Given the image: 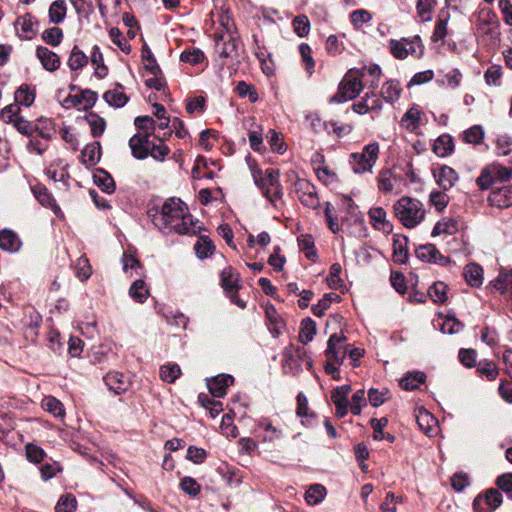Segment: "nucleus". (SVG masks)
Returning a JSON list of instances; mask_svg holds the SVG:
<instances>
[{"label": "nucleus", "mask_w": 512, "mask_h": 512, "mask_svg": "<svg viewBox=\"0 0 512 512\" xmlns=\"http://www.w3.org/2000/svg\"><path fill=\"white\" fill-rule=\"evenodd\" d=\"M512 285V272L500 273L493 281V286L501 293H505Z\"/></svg>", "instance_id": "61"}, {"label": "nucleus", "mask_w": 512, "mask_h": 512, "mask_svg": "<svg viewBox=\"0 0 512 512\" xmlns=\"http://www.w3.org/2000/svg\"><path fill=\"white\" fill-rule=\"evenodd\" d=\"M423 113L417 107L408 109L401 118V126L409 132H416L420 127Z\"/></svg>", "instance_id": "22"}, {"label": "nucleus", "mask_w": 512, "mask_h": 512, "mask_svg": "<svg viewBox=\"0 0 512 512\" xmlns=\"http://www.w3.org/2000/svg\"><path fill=\"white\" fill-rule=\"evenodd\" d=\"M254 183L258 188L272 187L275 198H283V187L280 183V172L275 169H266L252 171Z\"/></svg>", "instance_id": "6"}, {"label": "nucleus", "mask_w": 512, "mask_h": 512, "mask_svg": "<svg viewBox=\"0 0 512 512\" xmlns=\"http://www.w3.org/2000/svg\"><path fill=\"white\" fill-rule=\"evenodd\" d=\"M326 489L321 484H313L305 493V500L309 505H317L324 499Z\"/></svg>", "instance_id": "35"}, {"label": "nucleus", "mask_w": 512, "mask_h": 512, "mask_svg": "<svg viewBox=\"0 0 512 512\" xmlns=\"http://www.w3.org/2000/svg\"><path fill=\"white\" fill-rule=\"evenodd\" d=\"M149 215L164 233L196 234L201 229V223L193 220L187 205L178 198L166 200L159 211L151 210Z\"/></svg>", "instance_id": "1"}, {"label": "nucleus", "mask_w": 512, "mask_h": 512, "mask_svg": "<svg viewBox=\"0 0 512 512\" xmlns=\"http://www.w3.org/2000/svg\"><path fill=\"white\" fill-rule=\"evenodd\" d=\"M42 39L48 45L58 46L63 39V31L59 27H51L43 31Z\"/></svg>", "instance_id": "46"}, {"label": "nucleus", "mask_w": 512, "mask_h": 512, "mask_svg": "<svg viewBox=\"0 0 512 512\" xmlns=\"http://www.w3.org/2000/svg\"><path fill=\"white\" fill-rule=\"evenodd\" d=\"M478 373L488 380L496 379L498 375V368L493 362H480L477 368Z\"/></svg>", "instance_id": "62"}, {"label": "nucleus", "mask_w": 512, "mask_h": 512, "mask_svg": "<svg viewBox=\"0 0 512 512\" xmlns=\"http://www.w3.org/2000/svg\"><path fill=\"white\" fill-rule=\"evenodd\" d=\"M461 79L462 74L460 73V71L458 69H452L449 72L445 73L442 79L438 80V82L443 86L455 89L460 85Z\"/></svg>", "instance_id": "54"}, {"label": "nucleus", "mask_w": 512, "mask_h": 512, "mask_svg": "<svg viewBox=\"0 0 512 512\" xmlns=\"http://www.w3.org/2000/svg\"><path fill=\"white\" fill-rule=\"evenodd\" d=\"M94 183L104 192L113 193L115 191L114 179L106 171L99 169L94 174Z\"/></svg>", "instance_id": "32"}, {"label": "nucleus", "mask_w": 512, "mask_h": 512, "mask_svg": "<svg viewBox=\"0 0 512 512\" xmlns=\"http://www.w3.org/2000/svg\"><path fill=\"white\" fill-rule=\"evenodd\" d=\"M457 222L453 219H443L442 221H438L431 235L433 237L439 236L441 234H454L457 231Z\"/></svg>", "instance_id": "41"}, {"label": "nucleus", "mask_w": 512, "mask_h": 512, "mask_svg": "<svg viewBox=\"0 0 512 512\" xmlns=\"http://www.w3.org/2000/svg\"><path fill=\"white\" fill-rule=\"evenodd\" d=\"M239 46V38L229 31L216 38L215 48L220 57L236 58L238 56Z\"/></svg>", "instance_id": "7"}, {"label": "nucleus", "mask_w": 512, "mask_h": 512, "mask_svg": "<svg viewBox=\"0 0 512 512\" xmlns=\"http://www.w3.org/2000/svg\"><path fill=\"white\" fill-rule=\"evenodd\" d=\"M34 131H36L40 137L46 140H50L55 133L53 129V122L51 120H39V124L34 127Z\"/></svg>", "instance_id": "64"}, {"label": "nucleus", "mask_w": 512, "mask_h": 512, "mask_svg": "<svg viewBox=\"0 0 512 512\" xmlns=\"http://www.w3.org/2000/svg\"><path fill=\"white\" fill-rule=\"evenodd\" d=\"M108 389L116 395L125 393L129 387L127 378L119 372H110L104 377Z\"/></svg>", "instance_id": "21"}, {"label": "nucleus", "mask_w": 512, "mask_h": 512, "mask_svg": "<svg viewBox=\"0 0 512 512\" xmlns=\"http://www.w3.org/2000/svg\"><path fill=\"white\" fill-rule=\"evenodd\" d=\"M122 86L118 85L117 88L113 90L106 91L103 95V99L105 102L115 108H121L126 105L129 98L128 96L121 91Z\"/></svg>", "instance_id": "25"}, {"label": "nucleus", "mask_w": 512, "mask_h": 512, "mask_svg": "<svg viewBox=\"0 0 512 512\" xmlns=\"http://www.w3.org/2000/svg\"><path fill=\"white\" fill-rule=\"evenodd\" d=\"M88 61V56L75 45L70 52L67 65L72 71H77L84 68Z\"/></svg>", "instance_id": "26"}, {"label": "nucleus", "mask_w": 512, "mask_h": 512, "mask_svg": "<svg viewBox=\"0 0 512 512\" xmlns=\"http://www.w3.org/2000/svg\"><path fill=\"white\" fill-rule=\"evenodd\" d=\"M402 89L398 81L389 80L385 82L381 89L382 97L389 103L396 102L401 95Z\"/></svg>", "instance_id": "29"}, {"label": "nucleus", "mask_w": 512, "mask_h": 512, "mask_svg": "<svg viewBox=\"0 0 512 512\" xmlns=\"http://www.w3.org/2000/svg\"><path fill=\"white\" fill-rule=\"evenodd\" d=\"M390 50L392 55L397 59H405L409 55L417 58L421 57L424 51L421 38L414 36L413 38H401L400 40H390Z\"/></svg>", "instance_id": "5"}, {"label": "nucleus", "mask_w": 512, "mask_h": 512, "mask_svg": "<svg viewBox=\"0 0 512 512\" xmlns=\"http://www.w3.org/2000/svg\"><path fill=\"white\" fill-rule=\"evenodd\" d=\"M142 60L144 61L145 69L152 74L153 76H158L161 73V69L156 62V59L149 49V47L144 46L142 48Z\"/></svg>", "instance_id": "36"}, {"label": "nucleus", "mask_w": 512, "mask_h": 512, "mask_svg": "<svg viewBox=\"0 0 512 512\" xmlns=\"http://www.w3.org/2000/svg\"><path fill=\"white\" fill-rule=\"evenodd\" d=\"M109 36L112 42L118 46L122 52L125 54H129L131 51L130 44L123 38L122 32L116 28L113 27L109 30Z\"/></svg>", "instance_id": "57"}, {"label": "nucleus", "mask_w": 512, "mask_h": 512, "mask_svg": "<svg viewBox=\"0 0 512 512\" xmlns=\"http://www.w3.org/2000/svg\"><path fill=\"white\" fill-rule=\"evenodd\" d=\"M485 82L488 85L499 86L502 78V68L499 65L490 66L484 74Z\"/></svg>", "instance_id": "58"}, {"label": "nucleus", "mask_w": 512, "mask_h": 512, "mask_svg": "<svg viewBox=\"0 0 512 512\" xmlns=\"http://www.w3.org/2000/svg\"><path fill=\"white\" fill-rule=\"evenodd\" d=\"M198 401L204 408L210 411L212 417L217 416L222 411V403L210 398L207 394L200 393Z\"/></svg>", "instance_id": "50"}, {"label": "nucleus", "mask_w": 512, "mask_h": 512, "mask_svg": "<svg viewBox=\"0 0 512 512\" xmlns=\"http://www.w3.org/2000/svg\"><path fill=\"white\" fill-rule=\"evenodd\" d=\"M205 56L200 49H188L181 53L180 60L191 65H197L203 62Z\"/></svg>", "instance_id": "55"}, {"label": "nucleus", "mask_w": 512, "mask_h": 512, "mask_svg": "<svg viewBox=\"0 0 512 512\" xmlns=\"http://www.w3.org/2000/svg\"><path fill=\"white\" fill-rule=\"evenodd\" d=\"M433 176L436 183L445 191L451 189L459 178L457 172L446 165L433 170Z\"/></svg>", "instance_id": "16"}, {"label": "nucleus", "mask_w": 512, "mask_h": 512, "mask_svg": "<svg viewBox=\"0 0 512 512\" xmlns=\"http://www.w3.org/2000/svg\"><path fill=\"white\" fill-rule=\"evenodd\" d=\"M295 190L301 203L309 208H317L319 199L315 186L306 179H298L295 182Z\"/></svg>", "instance_id": "9"}, {"label": "nucleus", "mask_w": 512, "mask_h": 512, "mask_svg": "<svg viewBox=\"0 0 512 512\" xmlns=\"http://www.w3.org/2000/svg\"><path fill=\"white\" fill-rule=\"evenodd\" d=\"M149 151V156H151L154 160L163 162L170 153V148L164 143L162 139H159L158 143L151 141Z\"/></svg>", "instance_id": "40"}, {"label": "nucleus", "mask_w": 512, "mask_h": 512, "mask_svg": "<svg viewBox=\"0 0 512 512\" xmlns=\"http://www.w3.org/2000/svg\"><path fill=\"white\" fill-rule=\"evenodd\" d=\"M36 57L40 61L42 67L49 72L58 70L61 65L60 57L55 52L44 46H38L36 48Z\"/></svg>", "instance_id": "18"}, {"label": "nucleus", "mask_w": 512, "mask_h": 512, "mask_svg": "<svg viewBox=\"0 0 512 512\" xmlns=\"http://www.w3.org/2000/svg\"><path fill=\"white\" fill-rule=\"evenodd\" d=\"M316 334V323L311 318H305L301 322L299 340L303 344H307L313 340Z\"/></svg>", "instance_id": "34"}, {"label": "nucleus", "mask_w": 512, "mask_h": 512, "mask_svg": "<svg viewBox=\"0 0 512 512\" xmlns=\"http://www.w3.org/2000/svg\"><path fill=\"white\" fill-rule=\"evenodd\" d=\"M463 141L469 144H479L484 138V131L480 125H474L463 132Z\"/></svg>", "instance_id": "51"}, {"label": "nucleus", "mask_w": 512, "mask_h": 512, "mask_svg": "<svg viewBox=\"0 0 512 512\" xmlns=\"http://www.w3.org/2000/svg\"><path fill=\"white\" fill-rule=\"evenodd\" d=\"M361 72H363V79L366 76H370L371 80L369 83V87L372 89H375L379 85L380 76H381V68L377 64H373L370 66H365L362 69H359Z\"/></svg>", "instance_id": "56"}, {"label": "nucleus", "mask_w": 512, "mask_h": 512, "mask_svg": "<svg viewBox=\"0 0 512 512\" xmlns=\"http://www.w3.org/2000/svg\"><path fill=\"white\" fill-rule=\"evenodd\" d=\"M425 380V375L422 372H414L408 374L406 377L401 379L400 385L405 390H414L419 387Z\"/></svg>", "instance_id": "49"}, {"label": "nucleus", "mask_w": 512, "mask_h": 512, "mask_svg": "<svg viewBox=\"0 0 512 512\" xmlns=\"http://www.w3.org/2000/svg\"><path fill=\"white\" fill-rule=\"evenodd\" d=\"M436 0H418L416 10L418 16L423 22H428L432 19V12L436 6Z\"/></svg>", "instance_id": "39"}, {"label": "nucleus", "mask_w": 512, "mask_h": 512, "mask_svg": "<svg viewBox=\"0 0 512 512\" xmlns=\"http://www.w3.org/2000/svg\"><path fill=\"white\" fill-rule=\"evenodd\" d=\"M35 100V94L27 85H21L15 92V101L17 104L29 107Z\"/></svg>", "instance_id": "44"}, {"label": "nucleus", "mask_w": 512, "mask_h": 512, "mask_svg": "<svg viewBox=\"0 0 512 512\" xmlns=\"http://www.w3.org/2000/svg\"><path fill=\"white\" fill-rule=\"evenodd\" d=\"M67 12L66 2L64 0H56L51 3L48 11L49 21L53 24L61 23Z\"/></svg>", "instance_id": "30"}, {"label": "nucleus", "mask_w": 512, "mask_h": 512, "mask_svg": "<svg viewBox=\"0 0 512 512\" xmlns=\"http://www.w3.org/2000/svg\"><path fill=\"white\" fill-rule=\"evenodd\" d=\"M77 500L72 494H66L60 497L55 512H73L76 510Z\"/></svg>", "instance_id": "53"}, {"label": "nucleus", "mask_w": 512, "mask_h": 512, "mask_svg": "<svg viewBox=\"0 0 512 512\" xmlns=\"http://www.w3.org/2000/svg\"><path fill=\"white\" fill-rule=\"evenodd\" d=\"M150 133H137L129 139L131 154L138 160H144L149 156Z\"/></svg>", "instance_id": "12"}, {"label": "nucleus", "mask_w": 512, "mask_h": 512, "mask_svg": "<svg viewBox=\"0 0 512 512\" xmlns=\"http://www.w3.org/2000/svg\"><path fill=\"white\" fill-rule=\"evenodd\" d=\"M339 299V296L334 293H327L317 304L312 306V312L315 316L321 317L325 311L330 307L332 301Z\"/></svg>", "instance_id": "48"}, {"label": "nucleus", "mask_w": 512, "mask_h": 512, "mask_svg": "<svg viewBox=\"0 0 512 512\" xmlns=\"http://www.w3.org/2000/svg\"><path fill=\"white\" fill-rule=\"evenodd\" d=\"M502 503V494L497 489L488 490L484 496H478L473 507L476 512H492Z\"/></svg>", "instance_id": "11"}, {"label": "nucleus", "mask_w": 512, "mask_h": 512, "mask_svg": "<svg viewBox=\"0 0 512 512\" xmlns=\"http://www.w3.org/2000/svg\"><path fill=\"white\" fill-rule=\"evenodd\" d=\"M81 155L84 164L95 165L100 160L101 156L100 142L96 141L86 145L82 150Z\"/></svg>", "instance_id": "27"}, {"label": "nucleus", "mask_w": 512, "mask_h": 512, "mask_svg": "<svg viewBox=\"0 0 512 512\" xmlns=\"http://www.w3.org/2000/svg\"><path fill=\"white\" fill-rule=\"evenodd\" d=\"M259 428H262L266 434L263 437L264 441H274L281 436V430L274 427L267 419H262L259 424Z\"/></svg>", "instance_id": "59"}, {"label": "nucleus", "mask_w": 512, "mask_h": 512, "mask_svg": "<svg viewBox=\"0 0 512 512\" xmlns=\"http://www.w3.org/2000/svg\"><path fill=\"white\" fill-rule=\"evenodd\" d=\"M416 255L422 262L447 265L450 262L448 257L443 256L433 244L421 245L416 249Z\"/></svg>", "instance_id": "14"}, {"label": "nucleus", "mask_w": 512, "mask_h": 512, "mask_svg": "<svg viewBox=\"0 0 512 512\" xmlns=\"http://www.w3.org/2000/svg\"><path fill=\"white\" fill-rule=\"evenodd\" d=\"M433 152L439 157L449 156L454 149V141L451 135L442 134L433 143Z\"/></svg>", "instance_id": "23"}, {"label": "nucleus", "mask_w": 512, "mask_h": 512, "mask_svg": "<svg viewBox=\"0 0 512 512\" xmlns=\"http://www.w3.org/2000/svg\"><path fill=\"white\" fill-rule=\"evenodd\" d=\"M394 216L408 229L420 225L426 217L424 204L417 198L402 196L393 205Z\"/></svg>", "instance_id": "2"}, {"label": "nucleus", "mask_w": 512, "mask_h": 512, "mask_svg": "<svg viewBox=\"0 0 512 512\" xmlns=\"http://www.w3.org/2000/svg\"><path fill=\"white\" fill-rule=\"evenodd\" d=\"M449 200V196L443 191L433 190L429 194L430 205L434 206L435 209L440 212L447 207Z\"/></svg>", "instance_id": "45"}, {"label": "nucleus", "mask_w": 512, "mask_h": 512, "mask_svg": "<svg viewBox=\"0 0 512 512\" xmlns=\"http://www.w3.org/2000/svg\"><path fill=\"white\" fill-rule=\"evenodd\" d=\"M236 91L240 97L248 96L249 101L252 103H255L258 100V94L254 87L244 81L238 82Z\"/></svg>", "instance_id": "63"}, {"label": "nucleus", "mask_w": 512, "mask_h": 512, "mask_svg": "<svg viewBox=\"0 0 512 512\" xmlns=\"http://www.w3.org/2000/svg\"><path fill=\"white\" fill-rule=\"evenodd\" d=\"M234 378L229 374H220L207 379V387L213 397L221 398L226 395V389L233 384Z\"/></svg>", "instance_id": "17"}, {"label": "nucleus", "mask_w": 512, "mask_h": 512, "mask_svg": "<svg viewBox=\"0 0 512 512\" xmlns=\"http://www.w3.org/2000/svg\"><path fill=\"white\" fill-rule=\"evenodd\" d=\"M370 224L376 230L390 234L393 231L392 223L387 219V213L382 207H372L368 211Z\"/></svg>", "instance_id": "15"}, {"label": "nucleus", "mask_w": 512, "mask_h": 512, "mask_svg": "<svg viewBox=\"0 0 512 512\" xmlns=\"http://www.w3.org/2000/svg\"><path fill=\"white\" fill-rule=\"evenodd\" d=\"M363 72L359 69H350L339 85L338 92L333 95L330 103H343L356 98L363 89Z\"/></svg>", "instance_id": "3"}, {"label": "nucleus", "mask_w": 512, "mask_h": 512, "mask_svg": "<svg viewBox=\"0 0 512 512\" xmlns=\"http://www.w3.org/2000/svg\"><path fill=\"white\" fill-rule=\"evenodd\" d=\"M38 22L30 13L19 16L15 22V29L19 38L31 40L37 34Z\"/></svg>", "instance_id": "13"}, {"label": "nucleus", "mask_w": 512, "mask_h": 512, "mask_svg": "<svg viewBox=\"0 0 512 512\" xmlns=\"http://www.w3.org/2000/svg\"><path fill=\"white\" fill-rule=\"evenodd\" d=\"M22 241L19 235L8 228L0 230V249L9 253H16L20 251Z\"/></svg>", "instance_id": "20"}, {"label": "nucleus", "mask_w": 512, "mask_h": 512, "mask_svg": "<svg viewBox=\"0 0 512 512\" xmlns=\"http://www.w3.org/2000/svg\"><path fill=\"white\" fill-rule=\"evenodd\" d=\"M448 287L444 282H436L429 288V296L435 303H444L447 300Z\"/></svg>", "instance_id": "47"}, {"label": "nucleus", "mask_w": 512, "mask_h": 512, "mask_svg": "<svg viewBox=\"0 0 512 512\" xmlns=\"http://www.w3.org/2000/svg\"><path fill=\"white\" fill-rule=\"evenodd\" d=\"M491 206L500 209L512 206V185L493 190L488 197Z\"/></svg>", "instance_id": "19"}, {"label": "nucleus", "mask_w": 512, "mask_h": 512, "mask_svg": "<svg viewBox=\"0 0 512 512\" xmlns=\"http://www.w3.org/2000/svg\"><path fill=\"white\" fill-rule=\"evenodd\" d=\"M42 407L45 411L51 413L54 417L64 416L62 403L52 396H47L42 400Z\"/></svg>", "instance_id": "43"}, {"label": "nucleus", "mask_w": 512, "mask_h": 512, "mask_svg": "<svg viewBox=\"0 0 512 512\" xmlns=\"http://www.w3.org/2000/svg\"><path fill=\"white\" fill-rule=\"evenodd\" d=\"M181 375V369L178 364L169 363L160 367V378L167 383H173Z\"/></svg>", "instance_id": "38"}, {"label": "nucleus", "mask_w": 512, "mask_h": 512, "mask_svg": "<svg viewBox=\"0 0 512 512\" xmlns=\"http://www.w3.org/2000/svg\"><path fill=\"white\" fill-rule=\"evenodd\" d=\"M129 295L138 303H144L149 295V291L143 280H136L129 289Z\"/></svg>", "instance_id": "37"}, {"label": "nucleus", "mask_w": 512, "mask_h": 512, "mask_svg": "<svg viewBox=\"0 0 512 512\" xmlns=\"http://www.w3.org/2000/svg\"><path fill=\"white\" fill-rule=\"evenodd\" d=\"M215 246L208 238L201 237L195 244V251L199 258H206L212 254Z\"/></svg>", "instance_id": "60"}, {"label": "nucleus", "mask_w": 512, "mask_h": 512, "mask_svg": "<svg viewBox=\"0 0 512 512\" xmlns=\"http://www.w3.org/2000/svg\"><path fill=\"white\" fill-rule=\"evenodd\" d=\"M467 284L471 287H479L483 282V269L480 265L470 263L465 266L463 272Z\"/></svg>", "instance_id": "24"}, {"label": "nucleus", "mask_w": 512, "mask_h": 512, "mask_svg": "<svg viewBox=\"0 0 512 512\" xmlns=\"http://www.w3.org/2000/svg\"><path fill=\"white\" fill-rule=\"evenodd\" d=\"M299 247L305 253V256L312 261L317 258L316 251L314 249V239L311 235H302L299 239Z\"/></svg>", "instance_id": "52"}, {"label": "nucleus", "mask_w": 512, "mask_h": 512, "mask_svg": "<svg viewBox=\"0 0 512 512\" xmlns=\"http://www.w3.org/2000/svg\"><path fill=\"white\" fill-rule=\"evenodd\" d=\"M379 144L372 142L364 146L362 152L352 153L349 163L354 173L363 174L374 167L379 156Z\"/></svg>", "instance_id": "4"}, {"label": "nucleus", "mask_w": 512, "mask_h": 512, "mask_svg": "<svg viewBox=\"0 0 512 512\" xmlns=\"http://www.w3.org/2000/svg\"><path fill=\"white\" fill-rule=\"evenodd\" d=\"M345 341L346 337L343 333H333L329 337L325 353L330 361L337 364L343 363L347 355L346 346L343 345Z\"/></svg>", "instance_id": "8"}, {"label": "nucleus", "mask_w": 512, "mask_h": 512, "mask_svg": "<svg viewBox=\"0 0 512 512\" xmlns=\"http://www.w3.org/2000/svg\"><path fill=\"white\" fill-rule=\"evenodd\" d=\"M303 351L299 347L289 345L283 350L282 370L284 374L296 375L301 371L299 358Z\"/></svg>", "instance_id": "10"}, {"label": "nucleus", "mask_w": 512, "mask_h": 512, "mask_svg": "<svg viewBox=\"0 0 512 512\" xmlns=\"http://www.w3.org/2000/svg\"><path fill=\"white\" fill-rule=\"evenodd\" d=\"M450 15L448 11L442 9L439 13L438 20L436 22L434 32L432 35L433 41H444L445 37L448 34L447 25L449 21Z\"/></svg>", "instance_id": "28"}, {"label": "nucleus", "mask_w": 512, "mask_h": 512, "mask_svg": "<svg viewBox=\"0 0 512 512\" xmlns=\"http://www.w3.org/2000/svg\"><path fill=\"white\" fill-rule=\"evenodd\" d=\"M292 27L296 35L303 38L309 34L311 25L308 17L304 14H301L293 19Z\"/></svg>", "instance_id": "42"}, {"label": "nucleus", "mask_w": 512, "mask_h": 512, "mask_svg": "<svg viewBox=\"0 0 512 512\" xmlns=\"http://www.w3.org/2000/svg\"><path fill=\"white\" fill-rule=\"evenodd\" d=\"M91 130V135L95 138L100 137L106 129V121L103 117L94 112H90L85 116Z\"/></svg>", "instance_id": "33"}, {"label": "nucleus", "mask_w": 512, "mask_h": 512, "mask_svg": "<svg viewBox=\"0 0 512 512\" xmlns=\"http://www.w3.org/2000/svg\"><path fill=\"white\" fill-rule=\"evenodd\" d=\"M238 276L235 275L230 267L221 272V285L228 293H235L240 288Z\"/></svg>", "instance_id": "31"}]
</instances>
